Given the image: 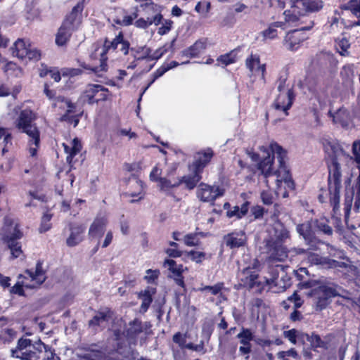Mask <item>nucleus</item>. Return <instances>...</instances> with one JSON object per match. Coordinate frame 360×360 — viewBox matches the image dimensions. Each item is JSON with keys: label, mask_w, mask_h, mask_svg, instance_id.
<instances>
[{"label": "nucleus", "mask_w": 360, "mask_h": 360, "mask_svg": "<svg viewBox=\"0 0 360 360\" xmlns=\"http://www.w3.org/2000/svg\"><path fill=\"white\" fill-rule=\"evenodd\" d=\"M260 150L266 155L258 165L262 174L266 178L273 177L278 188L283 186L285 189L292 190L294 183L284 162L286 151L276 142L268 147L261 146Z\"/></svg>", "instance_id": "1"}, {"label": "nucleus", "mask_w": 360, "mask_h": 360, "mask_svg": "<svg viewBox=\"0 0 360 360\" xmlns=\"http://www.w3.org/2000/svg\"><path fill=\"white\" fill-rule=\"evenodd\" d=\"M143 331V323L138 318L129 321L124 332L120 329L114 330L115 343L113 345V349L110 352L111 360H135V350L132 349L131 345H136L138 336Z\"/></svg>", "instance_id": "2"}, {"label": "nucleus", "mask_w": 360, "mask_h": 360, "mask_svg": "<svg viewBox=\"0 0 360 360\" xmlns=\"http://www.w3.org/2000/svg\"><path fill=\"white\" fill-rule=\"evenodd\" d=\"M323 148L328 156V190L330 195V202L335 208L340 202V190L341 188V172L338 159L345 155V153L340 145L335 141H326L323 143Z\"/></svg>", "instance_id": "3"}, {"label": "nucleus", "mask_w": 360, "mask_h": 360, "mask_svg": "<svg viewBox=\"0 0 360 360\" xmlns=\"http://www.w3.org/2000/svg\"><path fill=\"white\" fill-rule=\"evenodd\" d=\"M267 238L264 239L266 253L271 261L283 262L288 257V251L283 243L290 238L286 226H268Z\"/></svg>", "instance_id": "4"}, {"label": "nucleus", "mask_w": 360, "mask_h": 360, "mask_svg": "<svg viewBox=\"0 0 360 360\" xmlns=\"http://www.w3.org/2000/svg\"><path fill=\"white\" fill-rule=\"evenodd\" d=\"M34 113L30 109L20 111L18 117L14 122L15 128L28 136V150L30 155L35 156L40 144V132L34 123Z\"/></svg>", "instance_id": "5"}, {"label": "nucleus", "mask_w": 360, "mask_h": 360, "mask_svg": "<svg viewBox=\"0 0 360 360\" xmlns=\"http://www.w3.org/2000/svg\"><path fill=\"white\" fill-rule=\"evenodd\" d=\"M110 49H118L124 55H127L129 50V43L124 39L122 32H120L112 41H105L103 46L96 48L91 53V58L94 63L89 69L96 74L106 71L108 68L106 53Z\"/></svg>", "instance_id": "6"}, {"label": "nucleus", "mask_w": 360, "mask_h": 360, "mask_svg": "<svg viewBox=\"0 0 360 360\" xmlns=\"http://www.w3.org/2000/svg\"><path fill=\"white\" fill-rule=\"evenodd\" d=\"M43 260H37L35 269H25V275L20 274L19 278H23L22 284L17 282L11 289L10 292L20 296L25 295L23 287L28 289H34L40 287L47 279L46 271L43 268Z\"/></svg>", "instance_id": "7"}, {"label": "nucleus", "mask_w": 360, "mask_h": 360, "mask_svg": "<svg viewBox=\"0 0 360 360\" xmlns=\"http://www.w3.org/2000/svg\"><path fill=\"white\" fill-rule=\"evenodd\" d=\"M22 236L18 226H3L1 229V240L11 250V259L18 258L22 254V245L18 241Z\"/></svg>", "instance_id": "8"}, {"label": "nucleus", "mask_w": 360, "mask_h": 360, "mask_svg": "<svg viewBox=\"0 0 360 360\" xmlns=\"http://www.w3.org/2000/svg\"><path fill=\"white\" fill-rule=\"evenodd\" d=\"M338 285L333 283H323L314 289L313 294L316 296V309L321 311L330 303L331 298L340 295L337 288Z\"/></svg>", "instance_id": "9"}, {"label": "nucleus", "mask_w": 360, "mask_h": 360, "mask_svg": "<svg viewBox=\"0 0 360 360\" xmlns=\"http://www.w3.org/2000/svg\"><path fill=\"white\" fill-rule=\"evenodd\" d=\"M239 285L248 290H253L257 293H262L264 290V281H261L257 271L253 266H248L242 271Z\"/></svg>", "instance_id": "10"}, {"label": "nucleus", "mask_w": 360, "mask_h": 360, "mask_svg": "<svg viewBox=\"0 0 360 360\" xmlns=\"http://www.w3.org/2000/svg\"><path fill=\"white\" fill-rule=\"evenodd\" d=\"M141 7L145 11L148 16L146 19L141 18L135 22V26L139 28L146 29L154 24L158 25L161 23L163 17L161 14L160 6L153 2L141 4Z\"/></svg>", "instance_id": "11"}, {"label": "nucleus", "mask_w": 360, "mask_h": 360, "mask_svg": "<svg viewBox=\"0 0 360 360\" xmlns=\"http://www.w3.org/2000/svg\"><path fill=\"white\" fill-rule=\"evenodd\" d=\"M12 55L20 60H39L40 51L32 46L28 41L18 39L11 47Z\"/></svg>", "instance_id": "12"}, {"label": "nucleus", "mask_w": 360, "mask_h": 360, "mask_svg": "<svg viewBox=\"0 0 360 360\" xmlns=\"http://www.w3.org/2000/svg\"><path fill=\"white\" fill-rule=\"evenodd\" d=\"M110 95L108 89L103 86L90 84L86 86L81 98L84 102L93 104L108 100Z\"/></svg>", "instance_id": "13"}, {"label": "nucleus", "mask_w": 360, "mask_h": 360, "mask_svg": "<svg viewBox=\"0 0 360 360\" xmlns=\"http://www.w3.org/2000/svg\"><path fill=\"white\" fill-rule=\"evenodd\" d=\"M278 91L279 94L274 102V107L277 110L284 112V115H288V110L292 105L294 98L292 90L285 86V81L280 80L278 86Z\"/></svg>", "instance_id": "14"}, {"label": "nucleus", "mask_w": 360, "mask_h": 360, "mask_svg": "<svg viewBox=\"0 0 360 360\" xmlns=\"http://www.w3.org/2000/svg\"><path fill=\"white\" fill-rule=\"evenodd\" d=\"M224 190L219 186H210L200 183L197 189V197L202 202H212L217 198L221 197Z\"/></svg>", "instance_id": "15"}, {"label": "nucleus", "mask_w": 360, "mask_h": 360, "mask_svg": "<svg viewBox=\"0 0 360 360\" xmlns=\"http://www.w3.org/2000/svg\"><path fill=\"white\" fill-rule=\"evenodd\" d=\"M54 105L65 111V114L60 117L62 121L73 124L74 127L78 124L79 117L75 114V106L68 99L60 96L57 97Z\"/></svg>", "instance_id": "16"}, {"label": "nucleus", "mask_w": 360, "mask_h": 360, "mask_svg": "<svg viewBox=\"0 0 360 360\" xmlns=\"http://www.w3.org/2000/svg\"><path fill=\"white\" fill-rule=\"evenodd\" d=\"M237 338L241 346L239 347V353L242 356H245V359L250 358V354L252 352V341L255 340L254 333L250 328L242 327L240 332L237 335Z\"/></svg>", "instance_id": "17"}, {"label": "nucleus", "mask_w": 360, "mask_h": 360, "mask_svg": "<svg viewBox=\"0 0 360 360\" xmlns=\"http://www.w3.org/2000/svg\"><path fill=\"white\" fill-rule=\"evenodd\" d=\"M304 28L289 32L283 41L284 46L289 51H297L307 38Z\"/></svg>", "instance_id": "18"}, {"label": "nucleus", "mask_w": 360, "mask_h": 360, "mask_svg": "<svg viewBox=\"0 0 360 360\" xmlns=\"http://www.w3.org/2000/svg\"><path fill=\"white\" fill-rule=\"evenodd\" d=\"M213 157V151L211 148H207L197 153L194 156V161L189 165V169H195V171L202 173L204 168L210 162Z\"/></svg>", "instance_id": "19"}, {"label": "nucleus", "mask_w": 360, "mask_h": 360, "mask_svg": "<svg viewBox=\"0 0 360 360\" xmlns=\"http://www.w3.org/2000/svg\"><path fill=\"white\" fill-rule=\"evenodd\" d=\"M127 197H131V202L140 200L143 198V182L135 176H131L128 182V191L124 194Z\"/></svg>", "instance_id": "20"}, {"label": "nucleus", "mask_w": 360, "mask_h": 360, "mask_svg": "<svg viewBox=\"0 0 360 360\" xmlns=\"http://www.w3.org/2000/svg\"><path fill=\"white\" fill-rule=\"evenodd\" d=\"M113 314L114 313L110 307L99 309L88 321L89 328L97 330L103 323H108L112 319Z\"/></svg>", "instance_id": "21"}, {"label": "nucleus", "mask_w": 360, "mask_h": 360, "mask_svg": "<svg viewBox=\"0 0 360 360\" xmlns=\"http://www.w3.org/2000/svg\"><path fill=\"white\" fill-rule=\"evenodd\" d=\"M246 68L252 75L261 74V79L264 83L266 82V65L260 63L259 56L257 54H251L245 60Z\"/></svg>", "instance_id": "22"}, {"label": "nucleus", "mask_w": 360, "mask_h": 360, "mask_svg": "<svg viewBox=\"0 0 360 360\" xmlns=\"http://www.w3.org/2000/svg\"><path fill=\"white\" fill-rule=\"evenodd\" d=\"M156 288L147 286L143 290L138 292L137 297L142 301L139 308V311L141 314H145L148 310L153 301V297L156 294Z\"/></svg>", "instance_id": "23"}, {"label": "nucleus", "mask_w": 360, "mask_h": 360, "mask_svg": "<svg viewBox=\"0 0 360 360\" xmlns=\"http://www.w3.org/2000/svg\"><path fill=\"white\" fill-rule=\"evenodd\" d=\"M84 9L83 2H79L75 6L71 13L66 17L64 23L70 29L76 30L82 22V13Z\"/></svg>", "instance_id": "24"}, {"label": "nucleus", "mask_w": 360, "mask_h": 360, "mask_svg": "<svg viewBox=\"0 0 360 360\" xmlns=\"http://www.w3.org/2000/svg\"><path fill=\"white\" fill-rule=\"evenodd\" d=\"M224 240L226 246L231 249L244 246L247 242V236L243 231L232 232L224 236Z\"/></svg>", "instance_id": "25"}, {"label": "nucleus", "mask_w": 360, "mask_h": 360, "mask_svg": "<svg viewBox=\"0 0 360 360\" xmlns=\"http://www.w3.org/2000/svg\"><path fill=\"white\" fill-rule=\"evenodd\" d=\"M302 341L306 340L309 342L311 349L314 351L317 348H321L326 349L328 347V342L321 339V336L315 332H312L311 334L302 333L300 335Z\"/></svg>", "instance_id": "26"}, {"label": "nucleus", "mask_w": 360, "mask_h": 360, "mask_svg": "<svg viewBox=\"0 0 360 360\" xmlns=\"http://www.w3.org/2000/svg\"><path fill=\"white\" fill-rule=\"evenodd\" d=\"M70 236L66 240L68 247H74L80 243L86 232L85 226H70Z\"/></svg>", "instance_id": "27"}, {"label": "nucleus", "mask_w": 360, "mask_h": 360, "mask_svg": "<svg viewBox=\"0 0 360 360\" xmlns=\"http://www.w3.org/2000/svg\"><path fill=\"white\" fill-rule=\"evenodd\" d=\"M190 174L178 178L180 185L184 184L185 188L193 190L202 179V174L195 169H189Z\"/></svg>", "instance_id": "28"}, {"label": "nucleus", "mask_w": 360, "mask_h": 360, "mask_svg": "<svg viewBox=\"0 0 360 360\" xmlns=\"http://www.w3.org/2000/svg\"><path fill=\"white\" fill-rule=\"evenodd\" d=\"M335 233L338 234L340 240L349 245H353L355 243V235L353 231L356 226H335Z\"/></svg>", "instance_id": "29"}, {"label": "nucleus", "mask_w": 360, "mask_h": 360, "mask_svg": "<svg viewBox=\"0 0 360 360\" xmlns=\"http://www.w3.org/2000/svg\"><path fill=\"white\" fill-rule=\"evenodd\" d=\"M63 146L67 154L66 160L70 165L72 158L80 152L82 146L78 139L75 138L69 143H63Z\"/></svg>", "instance_id": "30"}, {"label": "nucleus", "mask_w": 360, "mask_h": 360, "mask_svg": "<svg viewBox=\"0 0 360 360\" xmlns=\"http://www.w3.org/2000/svg\"><path fill=\"white\" fill-rule=\"evenodd\" d=\"M206 49V41L200 39L192 46L182 51V55L189 58H195L202 53Z\"/></svg>", "instance_id": "31"}, {"label": "nucleus", "mask_w": 360, "mask_h": 360, "mask_svg": "<svg viewBox=\"0 0 360 360\" xmlns=\"http://www.w3.org/2000/svg\"><path fill=\"white\" fill-rule=\"evenodd\" d=\"M164 266H167L168 270L172 274L173 279L184 278L183 274L187 270V267L184 268L183 264H176V262L172 259H165Z\"/></svg>", "instance_id": "32"}, {"label": "nucleus", "mask_w": 360, "mask_h": 360, "mask_svg": "<svg viewBox=\"0 0 360 360\" xmlns=\"http://www.w3.org/2000/svg\"><path fill=\"white\" fill-rule=\"evenodd\" d=\"M249 202H243L241 206H234L230 210L226 212V215L229 218L241 219L248 214L249 210Z\"/></svg>", "instance_id": "33"}, {"label": "nucleus", "mask_w": 360, "mask_h": 360, "mask_svg": "<svg viewBox=\"0 0 360 360\" xmlns=\"http://www.w3.org/2000/svg\"><path fill=\"white\" fill-rule=\"evenodd\" d=\"M340 76L346 85H352L355 77L354 65L353 64L344 65L340 71Z\"/></svg>", "instance_id": "34"}, {"label": "nucleus", "mask_w": 360, "mask_h": 360, "mask_svg": "<svg viewBox=\"0 0 360 360\" xmlns=\"http://www.w3.org/2000/svg\"><path fill=\"white\" fill-rule=\"evenodd\" d=\"M74 29H70V27L65 25L64 22L59 28L58 34L56 37V43L58 46H63L65 44V43L69 39L72 32L74 31Z\"/></svg>", "instance_id": "35"}, {"label": "nucleus", "mask_w": 360, "mask_h": 360, "mask_svg": "<svg viewBox=\"0 0 360 360\" xmlns=\"http://www.w3.org/2000/svg\"><path fill=\"white\" fill-rule=\"evenodd\" d=\"M352 154L353 157H350V159L356 163L359 170L357 183V196L360 198V140L354 141L352 144Z\"/></svg>", "instance_id": "36"}, {"label": "nucleus", "mask_w": 360, "mask_h": 360, "mask_svg": "<svg viewBox=\"0 0 360 360\" xmlns=\"http://www.w3.org/2000/svg\"><path fill=\"white\" fill-rule=\"evenodd\" d=\"M31 347L37 349V347L32 345L30 339L21 338L18 340L16 347L11 349V356H18L20 352Z\"/></svg>", "instance_id": "37"}, {"label": "nucleus", "mask_w": 360, "mask_h": 360, "mask_svg": "<svg viewBox=\"0 0 360 360\" xmlns=\"http://www.w3.org/2000/svg\"><path fill=\"white\" fill-rule=\"evenodd\" d=\"M185 255L190 259L196 264H200L205 259H211L213 255L212 253L207 254L204 252L191 250L185 252Z\"/></svg>", "instance_id": "38"}, {"label": "nucleus", "mask_w": 360, "mask_h": 360, "mask_svg": "<svg viewBox=\"0 0 360 360\" xmlns=\"http://www.w3.org/2000/svg\"><path fill=\"white\" fill-rule=\"evenodd\" d=\"M285 22H275L271 23L269 27L261 32L264 39H274L278 35L277 28L282 27L285 29Z\"/></svg>", "instance_id": "39"}, {"label": "nucleus", "mask_w": 360, "mask_h": 360, "mask_svg": "<svg viewBox=\"0 0 360 360\" xmlns=\"http://www.w3.org/2000/svg\"><path fill=\"white\" fill-rule=\"evenodd\" d=\"M294 273L297 280L300 281L299 285L302 288L308 289L313 286V281L311 280L304 281V276L309 275V271L305 267H300L297 270H294Z\"/></svg>", "instance_id": "40"}, {"label": "nucleus", "mask_w": 360, "mask_h": 360, "mask_svg": "<svg viewBox=\"0 0 360 360\" xmlns=\"http://www.w3.org/2000/svg\"><path fill=\"white\" fill-rule=\"evenodd\" d=\"M42 349L44 350L45 353L44 360H55V359L60 360V357L56 355L54 349L39 340L37 345V350L39 353H41Z\"/></svg>", "instance_id": "41"}, {"label": "nucleus", "mask_w": 360, "mask_h": 360, "mask_svg": "<svg viewBox=\"0 0 360 360\" xmlns=\"http://www.w3.org/2000/svg\"><path fill=\"white\" fill-rule=\"evenodd\" d=\"M131 52L136 60L148 59L150 60L151 50L146 46L131 48Z\"/></svg>", "instance_id": "42"}, {"label": "nucleus", "mask_w": 360, "mask_h": 360, "mask_svg": "<svg viewBox=\"0 0 360 360\" xmlns=\"http://www.w3.org/2000/svg\"><path fill=\"white\" fill-rule=\"evenodd\" d=\"M179 186L180 181L178 178L175 179H169L167 177H163L160 179V189L165 193H169L172 188H177Z\"/></svg>", "instance_id": "43"}, {"label": "nucleus", "mask_w": 360, "mask_h": 360, "mask_svg": "<svg viewBox=\"0 0 360 360\" xmlns=\"http://www.w3.org/2000/svg\"><path fill=\"white\" fill-rule=\"evenodd\" d=\"M283 270H284V266L281 264L270 266L269 268V273L271 274V277L270 278H266L265 281H264V283H265V286L267 285H271V284H274L276 285H277L276 281L279 276V271H283Z\"/></svg>", "instance_id": "44"}, {"label": "nucleus", "mask_w": 360, "mask_h": 360, "mask_svg": "<svg viewBox=\"0 0 360 360\" xmlns=\"http://www.w3.org/2000/svg\"><path fill=\"white\" fill-rule=\"evenodd\" d=\"M311 227L312 226H297V232L303 236L308 244L313 243L316 240L315 233L312 231Z\"/></svg>", "instance_id": "45"}, {"label": "nucleus", "mask_w": 360, "mask_h": 360, "mask_svg": "<svg viewBox=\"0 0 360 360\" xmlns=\"http://www.w3.org/2000/svg\"><path fill=\"white\" fill-rule=\"evenodd\" d=\"M307 0H290V9L303 15L307 12Z\"/></svg>", "instance_id": "46"}, {"label": "nucleus", "mask_w": 360, "mask_h": 360, "mask_svg": "<svg viewBox=\"0 0 360 360\" xmlns=\"http://www.w3.org/2000/svg\"><path fill=\"white\" fill-rule=\"evenodd\" d=\"M16 331L13 328L0 330V342L3 344L11 343L16 335Z\"/></svg>", "instance_id": "47"}, {"label": "nucleus", "mask_w": 360, "mask_h": 360, "mask_svg": "<svg viewBox=\"0 0 360 360\" xmlns=\"http://www.w3.org/2000/svg\"><path fill=\"white\" fill-rule=\"evenodd\" d=\"M204 237L205 235L202 232L195 231V233L186 234L184 236V243L187 246H197L200 243V238Z\"/></svg>", "instance_id": "48"}, {"label": "nucleus", "mask_w": 360, "mask_h": 360, "mask_svg": "<svg viewBox=\"0 0 360 360\" xmlns=\"http://www.w3.org/2000/svg\"><path fill=\"white\" fill-rule=\"evenodd\" d=\"M14 358L20 359V360H39V355L37 349H27L24 350L18 356H13Z\"/></svg>", "instance_id": "49"}, {"label": "nucleus", "mask_w": 360, "mask_h": 360, "mask_svg": "<svg viewBox=\"0 0 360 360\" xmlns=\"http://www.w3.org/2000/svg\"><path fill=\"white\" fill-rule=\"evenodd\" d=\"M3 70L7 74L13 75L16 77H19L22 75V69L13 62H7L6 60Z\"/></svg>", "instance_id": "50"}, {"label": "nucleus", "mask_w": 360, "mask_h": 360, "mask_svg": "<svg viewBox=\"0 0 360 360\" xmlns=\"http://www.w3.org/2000/svg\"><path fill=\"white\" fill-rule=\"evenodd\" d=\"M344 9L349 11L355 17L360 18V0H349L344 6Z\"/></svg>", "instance_id": "51"}, {"label": "nucleus", "mask_w": 360, "mask_h": 360, "mask_svg": "<svg viewBox=\"0 0 360 360\" xmlns=\"http://www.w3.org/2000/svg\"><path fill=\"white\" fill-rule=\"evenodd\" d=\"M11 136L5 128L0 127V148L2 147V153L6 151L8 143H11Z\"/></svg>", "instance_id": "52"}, {"label": "nucleus", "mask_w": 360, "mask_h": 360, "mask_svg": "<svg viewBox=\"0 0 360 360\" xmlns=\"http://www.w3.org/2000/svg\"><path fill=\"white\" fill-rule=\"evenodd\" d=\"M329 261V267L328 269H337V268H344L347 269L351 271L356 272L357 268L353 265L348 264L343 262H339L333 259H330Z\"/></svg>", "instance_id": "53"}, {"label": "nucleus", "mask_w": 360, "mask_h": 360, "mask_svg": "<svg viewBox=\"0 0 360 360\" xmlns=\"http://www.w3.org/2000/svg\"><path fill=\"white\" fill-rule=\"evenodd\" d=\"M174 43L173 40L170 44H166L162 47L157 49L153 53H151L150 60H158L164 54H165L169 49H172Z\"/></svg>", "instance_id": "54"}, {"label": "nucleus", "mask_w": 360, "mask_h": 360, "mask_svg": "<svg viewBox=\"0 0 360 360\" xmlns=\"http://www.w3.org/2000/svg\"><path fill=\"white\" fill-rule=\"evenodd\" d=\"M237 60L236 53L234 51H231L229 53L221 55L217 58V62L228 65L235 63Z\"/></svg>", "instance_id": "55"}, {"label": "nucleus", "mask_w": 360, "mask_h": 360, "mask_svg": "<svg viewBox=\"0 0 360 360\" xmlns=\"http://www.w3.org/2000/svg\"><path fill=\"white\" fill-rule=\"evenodd\" d=\"M169 245L172 248L165 250L166 254L172 258L181 257L183 252L179 250V244L175 242H170Z\"/></svg>", "instance_id": "56"}, {"label": "nucleus", "mask_w": 360, "mask_h": 360, "mask_svg": "<svg viewBox=\"0 0 360 360\" xmlns=\"http://www.w3.org/2000/svg\"><path fill=\"white\" fill-rule=\"evenodd\" d=\"M302 332H298L296 329H290L289 330H286L283 332V336L285 338H287L291 343L296 344L297 339L302 340L300 335H302Z\"/></svg>", "instance_id": "57"}, {"label": "nucleus", "mask_w": 360, "mask_h": 360, "mask_svg": "<svg viewBox=\"0 0 360 360\" xmlns=\"http://www.w3.org/2000/svg\"><path fill=\"white\" fill-rule=\"evenodd\" d=\"M310 260L311 262L316 264H319L324 268L329 267V257H321L317 254H313L310 256Z\"/></svg>", "instance_id": "58"}, {"label": "nucleus", "mask_w": 360, "mask_h": 360, "mask_svg": "<svg viewBox=\"0 0 360 360\" xmlns=\"http://www.w3.org/2000/svg\"><path fill=\"white\" fill-rule=\"evenodd\" d=\"M138 17L136 12H134L130 15H124L122 19H117L116 22L123 26H128L132 24L134 19Z\"/></svg>", "instance_id": "59"}, {"label": "nucleus", "mask_w": 360, "mask_h": 360, "mask_svg": "<svg viewBox=\"0 0 360 360\" xmlns=\"http://www.w3.org/2000/svg\"><path fill=\"white\" fill-rule=\"evenodd\" d=\"M211 8L210 2L209 1H204V2H198L195 7V11L199 13H201L202 15H206Z\"/></svg>", "instance_id": "60"}, {"label": "nucleus", "mask_w": 360, "mask_h": 360, "mask_svg": "<svg viewBox=\"0 0 360 360\" xmlns=\"http://www.w3.org/2000/svg\"><path fill=\"white\" fill-rule=\"evenodd\" d=\"M283 14L285 15V22L288 23H294L297 22L299 20L300 16L302 15L291 9L285 11Z\"/></svg>", "instance_id": "61"}, {"label": "nucleus", "mask_w": 360, "mask_h": 360, "mask_svg": "<svg viewBox=\"0 0 360 360\" xmlns=\"http://www.w3.org/2000/svg\"><path fill=\"white\" fill-rule=\"evenodd\" d=\"M160 275V271L158 269H148L146 271V275L144 276V280L147 281L148 283H154Z\"/></svg>", "instance_id": "62"}, {"label": "nucleus", "mask_w": 360, "mask_h": 360, "mask_svg": "<svg viewBox=\"0 0 360 360\" xmlns=\"http://www.w3.org/2000/svg\"><path fill=\"white\" fill-rule=\"evenodd\" d=\"M173 22L171 20H164L162 26L159 27L158 33L160 35L167 34L172 27Z\"/></svg>", "instance_id": "63"}, {"label": "nucleus", "mask_w": 360, "mask_h": 360, "mask_svg": "<svg viewBox=\"0 0 360 360\" xmlns=\"http://www.w3.org/2000/svg\"><path fill=\"white\" fill-rule=\"evenodd\" d=\"M350 44L347 39L343 38L337 44V49L342 56H346L347 49L349 48Z\"/></svg>", "instance_id": "64"}]
</instances>
